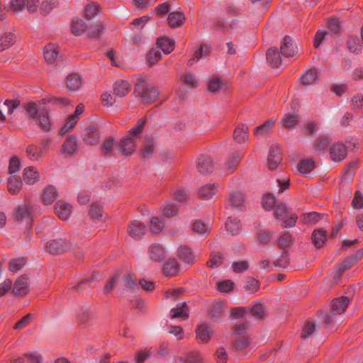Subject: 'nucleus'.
Listing matches in <instances>:
<instances>
[{"instance_id": "25", "label": "nucleus", "mask_w": 363, "mask_h": 363, "mask_svg": "<svg viewBox=\"0 0 363 363\" xmlns=\"http://www.w3.org/2000/svg\"><path fill=\"white\" fill-rule=\"evenodd\" d=\"M28 291V279L25 276H22L16 279L13 293L17 296H24Z\"/></svg>"}, {"instance_id": "9", "label": "nucleus", "mask_w": 363, "mask_h": 363, "mask_svg": "<svg viewBox=\"0 0 363 363\" xmlns=\"http://www.w3.org/2000/svg\"><path fill=\"white\" fill-rule=\"evenodd\" d=\"M196 338L199 343H207L213 334V328L205 323H201L196 329Z\"/></svg>"}, {"instance_id": "14", "label": "nucleus", "mask_w": 363, "mask_h": 363, "mask_svg": "<svg viewBox=\"0 0 363 363\" xmlns=\"http://www.w3.org/2000/svg\"><path fill=\"white\" fill-rule=\"evenodd\" d=\"M55 212L61 220H67L72 213V206L64 201H59L55 206Z\"/></svg>"}, {"instance_id": "33", "label": "nucleus", "mask_w": 363, "mask_h": 363, "mask_svg": "<svg viewBox=\"0 0 363 363\" xmlns=\"http://www.w3.org/2000/svg\"><path fill=\"white\" fill-rule=\"evenodd\" d=\"M327 231L320 228L315 230L312 234V240L316 247H321L327 240Z\"/></svg>"}, {"instance_id": "13", "label": "nucleus", "mask_w": 363, "mask_h": 363, "mask_svg": "<svg viewBox=\"0 0 363 363\" xmlns=\"http://www.w3.org/2000/svg\"><path fill=\"white\" fill-rule=\"evenodd\" d=\"M196 169L203 174L212 172L213 162L211 157L203 155H200L197 159Z\"/></svg>"}, {"instance_id": "45", "label": "nucleus", "mask_w": 363, "mask_h": 363, "mask_svg": "<svg viewBox=\"0 0 363 363\" xmlns=\"http://www.w3.org/2000/svg\"><path fill=\"white\" fill-rule=\"evenodd\" d=\"M101 11L99 5L96 3L88 4L84 8V15L88 19L95 18Z\"/></svg>"}, {"instance_id": "12", "label": "nucleus", "mask_w": 363, "mask_h": 363, "mask_svg": "<svg viewBox=\"0 0 363 363\" xmlns=\"http://www.w3.org/2000/svg\"><path fill=\"white\" fill-rule=\"evenodd\" d=\"M82 138L86 144L95 145L99 143L101 135L96 127L90 125L84 130Z\"/></svg>"}, {"instance_id": "38", "label": "nucleus", "mask_w": 363, "mask_h": 363, "mask_svg": "<svg viewBox=\"0 0 363 363\" xmlns=\"http://www.w3.org/2000/svg\"><path fill=\"white\" fill-rule=\"evenodd\" d=\"M234 139L238 143L246 141L249 137L248 128L245 125H238L234 131Z\"/></svg>"}, {"instance_id": "11", "label": "nucleus", "mask_w": 363, "mask_h": 363, "mask_svg": "<svg viewBox=\"0 0 363 363\" xmlns=\"http://www.w3.org/2000/svg\"><path fill=\"white\" fill-rule=\"evenodd\" d=\"M347 154V148L343 143H334L330 147V155L333 162H339L343 160L346 157Z\"/></svg>"}, {"instance_id": "28", "label": "nucleus", "mask_w": 363, "mask_h": 363, "mask_svg": "<svg viewBox=\"0 0 363 363\" xmlns=\"http://www.w3.org/2000/svg\"><path fill=\"white\" fill-rule=\"evenodd\" d=\"M170 316L172 319L181 318L184 320L189 317V311L186 303H179L170 311Z\"/></svg>"}, {"instance_id": "46", "label": "nucleus", "mask_w": 363, "mask_h": 363, "mask_svg": "<svg viewBox=\"0 0 363 363\" xmlns=\"http://www.w3.org/2000/svg\"><path fill=\"white\" fill-rule=\"evenodd\" d=\"M227 231L233 235H237L240 233L241 225L240 221L236 218H229L225 223Z\"/></svg>"}, {"instance_id": "10", "label": "nucleus", "mask_w": 363, "mask_h": 363, "mask_svg": "<svg viewBox=\"0 0 363 363\" xmlns=\"http://www.w3.org/2000/svg\"><path fill=\"white\" fill-rule=\"evenodd\" d=\"M280 50L286 57H293L298 53V47L290 36H285L283 39Z\"/></svg>"}, {"instance_id": "50", "label": "nucleus", "mask_w": 363, "mask_h": 363, "mask_svg": "<svg viewBox=\"0 0 363 363\" xmlns=\"http://www.w3.org/2000/svg\"><path fill=\"white\" fill-rule=\"evenodd\" d=\"M275 119H271L266 121L264 123L255 128V134L259 136H264V135L267 134L269 132V130L273 127Z\"/></svg>"}, {"instance_id": "61", "label": "nucleus", "mask_w": 363, "mask_h": 363, "mask_svg": "<svg viewBox=\"0 0 363 363\" xmlns=\"http://www.w3.org/2000/svg\"><path fill=\"white\" fill-rule=\"evenodd\" d=\"M11 363H40V357L33 354H26L23 357L13 359Z\"/></svg>"}, {"instance_id": "30", "label": "nucleus", "mask_w": 363, "mask_h": 363, "mask_svg": "<svg viewBox=\"0 0 363 363\" xmlns=\"http://www.w3.org/2000/svg\"><path fill=\"white\" fill-rule=\"evenodd\" d=\"M185 20L184 14L181 11L171 12L169 14L167 22L172 28L181 26Z\"/></svg>"}, {"instance_id": "18", "label": "nucleus", "mask_w": 363, "mask_h": 363, "mask_svg": "<svg viewBox=\"0 0 363 363\" xmlns=\"http://www.w3.org/2000/svg\"><path fill=\"white\" fill-rule=\"evenodd\" d=\"M244 194L240 191H234L229 194L226 207L241 208L244 204Z\"/></svg>"}, {"instance_id": "34", "label": "nucleus", "mask_w": 363, "mask_h": 363, "mask_svg": "<svg viewBox=\"0 0 363 363\" xmlns=\"http://www.w3.org/2000/svg\"><path fill=\"white\" fill-rule=\"evenodd\" d=\"M148 254L152 261L159 262L163 258L164 250L160 245L153 244L150 246Z\"/></svg>"}, {"instance_id": "35", "label": "nucleus", "mask_w": 363, "mask_h": 363, "mask_svg": "<svg viewBox=\"0 0 363 363\" xmlns=\"http://www.w3.org/2000/svg\"><path fill=\"white\" fill-rule=\"evenodd\" d=\"M78 148L77 138L74 135L69 136L62 145V151L68 155L74 154Z\"/></svg>"}, {"instance_id": "54", "label": "nucleus", "mask_w": 363, "mask_h": 363, "mask_svg": "<svg viewBox=\"0 0 363 363\" xmlns=\"http://www.w3.org/2000/svg\"><path fill=\"white\" fill-rule=\"evenodd\" d=\"M242 154L241 152L233 153L228 159L226 165L230 172H233L238 164Z\"/></svg>"}, {"instance_id": "16", "label": "nucleus", "mask_w": 363, "mask_h": 363, "mask_svg": "<svg viewBox=\"0 0 363 363\" xmlns=\"http://www.w3.org/2000/svg\"><path fill=\"white\" fill-rule=\"evenodd\" d=\"M350 299L346 296H341L334 299L331 303V311L333 314H342L347 308Z\"/></svg>"}, {"instance_id": "17", "label": "nucleus", "mask_w": 363, "mask_h": 363, "mask_svg": "<svg viewBox=\"0 0 363 363\" xmlns=\"http://www.w3.org/2000/svg\"><path fill=\"white\" fill-rule=\"evenodd\" d=\"M26 153L28 158L33 162L40 160L45 155L43 148L35 144H30L26 148Z\"/></svg>"}, {"instance_id": "27", "label": "nucleus", "mask_w": 363, "mask_h": 363, "mask_svg": "<svg viewBox=\"0 0 363 363\" xmlns=\"http://www.w3.org/2000/svg\"><path fill=\"white\" fill-rule=\"evenodd\" d=\"M281 157L278 147H272L268 155V167L271 170L275 169L280 162Z\"/></svg>"}, {"instance_id": "59", "label": "nucleus", "mask_w": 363, "mask_h": 363, "mask_svg": "<svg viewBox=\"0 0 363 363\" xmlns=\"http://www.w3.org/2000/svg\"><path fill=\"white\" fill-rule=\"evenodd\" d=\"M289 214V211L287 207L283 204L280 203L275 206L274 217L278 220H283L286 218V216Z\"/></svg>"}, {"instance_id": "55", "label": "nucleus", "mask_w": 363, "mask_h": 363, "mask_svg": "<svg viewBox=\"0 0 363 363\" xmlns=\"http://www.w3.org/2000/svg\"><path fill=\"white\" fill-rule=\"evenodd\" d=\"M330 143V139L328 136L321 135L316 138L313 143V148L318 151H323L326 149Z\"/></svg>"}, {"instance_id": "64", "label": "nucleus", "mask_w": 363, "mask_h": 363, "mask_svg": "<svg viewBox=\"0 0 363 363\" xmlns=\"http://www.w3.org/2000/svg\"><path fill=\"white\" fill-rule=\"evenodd\" d=\"M276 203L275 197L272 194H267L262 198V206L267 211H271Z\"/></svg>"}, {"instance_id": "22", "label": "nucleus", "mask_w": 363, "mask_h": 363, "mask_svg": "<svg viewBox=\"0 0 363 363\" xmlns=\"http://www.w3.org/2000/svg\"><path fill=\"white\" fill-rule=\"evenodd\" d=\"M157 48L161 50L164 55L169 54L174 48V40L165 36L160 37L157 40Z\"/></svg>"}, {"instance_id": "15", "label": "nucleus", "mask_w": 363, "mask_h": 363, "mask_svg": "<svg viewBox=\"0 0 363 363\" xmlns=\"http://www.w3.org/2000/svg\"><path fill=\"white\" fill-rule=\"evenodd\" d=\"M219 186L216 183L206 184L199 190V195L205 200L212 199L218 191Z\"/></svg>"}, {"instance_id": "60", "label": "nucleus", "mask_w": 363, "mask_h": 363, "mask_svg": "<svg viewBox=\"0 0 363 363\" xmlns=\"http://www.w3.org/2000/svg\"><path fill=\"white\" fill-rule=\"evenodd\" d=\"M251 313L256 318H263L265 316V307L259 303H254L252 306Z\"/></svg>"}, {"instance_id": "31", "label": "nucleus", "mask_w": 363, "mask_h": 363, "mask_svg": "<svg viewBox=\"0 0 363 363\" xmlns=\"http://www.w3.org/2000/svg\"><path fill=\"white\" fill-rule=\"evenodd\" d=\"M57 196L58 194L55 187L48 186L43 191L42 196L43 202L46 205H50L57 199Z\"/></svg>"}, {"instance_id": "63", "label": "nucleus", "mask_w": 363, "mask_h": 363, "mask_svg": "<svg viewBox=\"0 0 363 363\" xmlns=\"http://www.w3.org/2000/svg\"><path fill=\"white\" fill-rule=\"evenodd\" d=\"M118 97L111 92H104L101 95L102 104L104 106L111 107L117 102Z\"/></svg>"}, {"instance_id": "58", "label": "nucleus", "mask_w": 363, "mask_h": 363, "mask_svg": "<svg viewBox=\"0 0 363 363\" xmlns=\"http://www.w3.org/2000/svg\"><path fill=\"white\" fill-rule=\"evenodd\" d=\"M162 213L165 217H172L178 213V206L171 202L165 203L162 206Z\"/></svg>"}, {"instance_id": "5", "label": "nucleus", "mask_w": 363, "mask_h": 363, "mask_svg": "<svg viewBox=\"0 0 363 363\" xmlns=\"http://www.w3.org/2000/svg\"><path fill=\"white\" fill-rule=\"evenodd\" d=\"M69 247V243L65 239L62 238L46 242L43 246V249L45 252L53 255L64 253L68 250Z\"/></svg>"}, {"instance_id": "3", "label": "nucleus", "mask_w": 363, "mask_h": 363, "mask_svg": "<svg viewBox=\"0 0 363 363\" xmlns=\"http://www.w3.org/2000/svg\"><path fill=\"white\" fill-rule=\"evenodd\" d=\"M135 91L143 103L155 101L159 95L158 90L150 84L145 77H137L135 82Z\"/></svg>"}, {"instance_id": "52", "label": "nucleus", "mask_w": 363, "mask_h": 363, "mask_svg": "<svg viewBox=\"0 0 363 363\" xmlns=\"http://www.w3.org/2000/svg\"><path fill=\"white\" fill-rule=\"evenodd\" d=\"M89 215L94 220H101L103 219L102 207L97 203H92L90 208Z\"/></svg>"}, {"instance_id": "43", "label": "nucleus", "mask_w": 363, "mask_h": 363, "mask_svg": "<svg viewBox=\"0 0 363 363\" xmlns=\"http://www.w3.org/2000/svg\"><path fill=\"white\" fill-rule=\"evenodd\" d=\"M323 214H320L316 212H310L303 214L301 216V220L303 224H315L319 221L323 217Z\"/></svg>"}, {"instance_id": "37", "label": "nucleus", "mask_w": 363, "mask_h": 363, "mask_svg": "<svg viewBox=\"0 0 363 363\" xmlns=\"http://www.w3.org/2000/svg\"><path fill=\"white\" fill-rule=\"evenodd\" d=\"M23 186V182L20 178L11 176L8 179V191L13 195L18 194Z\"/></svg>"}, {"instance_id": "6", "label": "nucleus", "mask_w": 363, "mask_h": 363, "mask_svg": "<svg viewBox=\"0 0 363 363\" xmlns=\"http://www.w3.org/2000/svg\"><path fill=\"white\" fill-rule=\"evenodd\" d=\"M15 219L19 223H24L30 226L33 220L31 206L29 203H24L16 207L15 210Z\"/></svg>"}, {"instance_id": "24", "label": "nucleus", "mask_w": 363, "mask_h": 363, "mask_svg": "<svg viewBox=\"0 0 363 363\" xmlns=\"http://www.w3.org/2000/svg\"><path fill=\"white\" fill-rule=\"evenodd\" d=\"M182 363H203V357L199 351H189L180 357Z\"/></svg>"}, {"instance_id": "62", "label": "nucleus", "mask_w": 363, "mask_h": 363, "mask_svg": "<svg viewBox=\"0 0 363 363\" xmlns=\"http://www.w3.org/2000/svg\"><path fill=\"white\" fill-rule=\"evenodd\" d=\"M164 227V224L160 218L154 217L151 219L150 223V229L152 233H159L163 230Z\"/></svg>"}, {"instance_id": "29", "label": "nucleus", "mask_w": 363, "mask_h": 363, "mask_svg": "<svg viewBox=\"0 0 363 363\" xmlns=\"http://www.w3.org/2000/svg\"><path fill=\"white\" fill-rule=\"evenodd\" d=\"M225 311V302L221 300L213 301L209 308V313L213 318H219Z\"/></svg>"}, {"instance_id": "56", "label": "nucleus", "mask_w": 363, "mask_h": 363, "mask_svg": "<svg viewBox=\"0 0 363 363\" xmlns=\"http://www.w3.org/2000/svg\"><path fill=\"white\" fill-rule=\"evenodd\" d=\"M192 230L198 235H205L208 233V227L199 220H195L191 225Z\"/></svg>"}, {"instance_id": "32", "label": "nucleus", "mask_w": 363, "mask_h": 363, "mask_svg": "<svg viewBox=\"0 0 363 363\" xmlns=\"http://www.w3.org/2000/svg\"><path fill=\"white\" fill-rule=\"evenodd\" d=\"M164 273L166 276L173 277L178 274L179 272V265L174 259H169L164 264L163 267Z\"/></svg>"}, {"instance_id": "20", "label": "nucleus", "mask_w": 363, "mask_h": 363, "mask_svg": "<svg viewBox=\"0 0 363 363\" xmlns=\"http://www.w3.org/2000/svg\"><path fill=\"white\" fill-rule=\"evenodd\" d=\"M130 84L125 80L116 81L113 85L114 94L118 98L125 96L130 91Z\"/></svg>"}, {"instance_id": "1", "label": "nucleus", "mask_w": 363, "mask_h": 363, "mask_svg": "<svg viewBox=\"0 0 363 363\" xmlns=\"http://www.w3.org/2000/svg\"><path fill=\"white\" fill-rule=\"evenodd\" d=\"M145 123V118L138 120L137 123L131 128L129 133L119 141L118 151L121 155L130 156L135 152L137 142L141 137Z\"/></svg>"}, {"instance_id": "53", "label": "nucleus", "mask_w": 363, "mask_h": 363, "mask_svg": "<svg viewBox=\"0 0 363 363\" xmlns=\"http://www.w3.org/2000/svg\"><path fill=\"white\" fill-rule=\"evenodd\" d=\"M184 84L191 88H196L199 85L197 77L192 72H187L181 76Z\"/></svg>"}, {"instance_id": "49", "label": "nucleus", "mask_w": 363, "mask_h": 363, "mask_svg": "<svg viewBox=\"0 0 363 363\" xmlns=\"http://www.w3.org/2000/svg\"><path fill=\"white\" fill-rule=\"evenodd\" d=\"M118 143L115 142L112 138L106 139L101 146V151L103 154L108 155L111 153L115 150H118Z\"/></svg>"}, {"instance_id": "8", "label": "nucleus", "mask_w": 363, "mask_h": 363, "mask_svg": "<svg viewBox=\"0 0 363 363\" xmlns=\"http://www.w3.org/2000/svg\"><path fill=\"white\" fill-rule=\"evenodd\" d=\"M207 89L213 94H218L227 89V84L218 76H212L207 81Z\"/></svg>"}, {"instance_id": "7", "label": "nucleus", "mask_w": 363, "mask_h": 363, "mask_svg": "<svg viewBox=\"0 0 363 363\" xmlns=\"http://www.w3.org/2000/svg\"><path fill=\"white\" fill-rule=\"evenodd\" d=\"M146 231V225L137 220H132L128 225V234L135 240L141 239Z\"/></svg>"}, {"instance_id": "2", "label": "nucleus", "mask_w": 363, "mask_h": 363, "mask_svg": "<svg viewBox=\"0 0 363 363\" xmlns=\"http://www.w3.org/2000/svg\"><path fill=\"white\" fill-rule=\"evenodd\" d=\"M24 110L29 119L35 120L44 131H49L51 128L48 111L43 108L40 111L34 102H29L24 105Z\"/></svg>"}, {"instance_id": "47", "label": "nucleus", "mask_w": 363, "mask_h": 363, "mask_svg": "<svg viewBox=\"0 0 363 363\" xmlns=\"http://www.w3.org/2000/svg\"><path fill=\"white\" fill-rule=\"evenodd\" d=\"M13 43L14 37L11 33L0 35V51L9 48Z\"/></svg>"}, {"instance_id": "42", "label": "nucleus", "mask_w": 363, "mask_h": 363, "mask_svg": "<svg viewBox=\"0 0 363 363\" xmlns=\"http://www.w3.org/2000/svg\"><path fill=\"white\" fill-rule=\"evenodd\" d=\"M86 26L85 22L79 18H75L72 21L71 30L74 35H81L85 33Z\"/></svg>"}, {"instance_id": "41", "label": "nucleus", "mask_w": 363, "mask_h": 363, "mask_svg": "<svg viewBox=\"0 0 363 363\" xmlns=\"http://www.w3.org/2000/svg\"><path fill=\"white\" fill-rule=\"evenodd\" d=\"M162 55L158 48H152L146 55L148 66H152L162 59Z\"/></svg>"}, {"instance_id": "19", "label": "nucleus", "mask_w": 363, "mask_h": 363, "mask_svg": "<svg viewBox=\"0 0 363 363\" xmlns=\"http://www.w3.org/2000/svg\"><path fill=\"white\" fill-rule=\"evenodd\" d=\"M211 52V46L208 44H201L198 50L194 52V54L189 60V66H193L194 62L206 58Z\"/></svg>"}, {"instance_id": "23", "label": "nucleus", "mask_w": 363, "mask_h": 363, "mask_svg": "<svg viewBox=\"0 0 363 363\" xmlns=\"http://www.w3.org/2000/svg\"><path fill=\"white\" fill-rule=\"evenodd\" d=\"M155 149V142L152 136L147 135L145 138L143 147L141 149V155L144 158L150 157Z\"/></svg>"}, {"instance_id": "40", "label": "nucleus", "mask_w": 363, "mask_h": 363, "mask_svg": "<svg viewBox=\"0 0 363 363\" xmlns=\"http://www.w3.org/2000/svg\"><path fill=\"white\" fill-rule=\"evenodd\" d=\"M318 79V72L316 69H306L301 76L300 80L304 85L312 84Z\"/></svg>"}, {"instance_id": "26", "label": "nucleus", "mask_w": 363, "mask_h": 363, "mask_svg": "<svg viewBox=\"0 0 363 363\" xmlns=\"http://www.w3.org/2000/svg\"><path fill=\"white\" fill-rule=\"evenodd\" d=\"M58 57V48L55 44H49L43 49L44 60L50 64L54 62Z\"/></svg>"}, {"instance_id": "44", "label": "nucleus", "mask_w": 363, "mask_h": 363, "mask_svg": "<svg viewBox=\"0 0 363 363\" xmlns=\"http://www.w3.org/2000/svg\"><path fill=\"white\" fill-rule=\"evenodd\" d=\"M180 259L186 264H191L194 259V255L191 248L184 246L179 250Z\"/></svg>"}, {"instance_id": "21", "label": "nucleus", "mask_w": 363, "mask_h": 363, "mask_svg": "<svg viewBox=\"0 0 363 363\" xmlns=\"http://www.w3.org/2000/svg\"><path fill=\"white\" fill-rule=\"evenodd\" d=\"M266 57L269 66L278 67L282 65V60L276 48H270L268 49L266 53Z\"/></svg>"}, {"instance_id": "36", "label": "nucleus", "mask_w": 363, "mask_h": 363, "mask_svg": "<svg viewBox=\"0 0 363 363\" xmlns=\"http://www.w3.org/2000/svg\"><path fill=\"white\" fill-rule=\"evenodd\" d=\"M23 179L27 184L32 185L39 180V174L33 167L23 170Z\"/></svg>"}, {"instance_id": "51", "label": "nucleus", "mask_w": 363, "mask_h": 363, "mask_svg": "<svg viewBox=\"0 0 363 363\" xmlns=\"http://www.w3.org/2000/svg\"><path fill=\"white\" fill-rule=\"evenodd\" d=\"M293 242V238L290 233L284 231L280 234L277 240V245L281 248L289 247Z\"/></svg>"}, {"instance_id": "39", "label": "nucleus", "mask_w": 363, "mask_h": 363, "mask_svg": "<svg viewBox=\"0 0 363 363\" xmlns=\"http://www.w3.org/2000/svg\"><path fill=\"white\" fill-rule=\"evenodd\" d=\"M82 84L80 76L77 73H71L67 77V86L71 91L77 90Z\"/></svg>"}, {"instance_id": "57", "label": "nucleus", "mask_w": 363, "mask_h": 363, "mask_svg": "<svg viewBox=\"0 0 363 363\" xmlns=\"http://www.w3.org/2000/svg\"><path fill=\"white\" fill-rule=\"evenodd\" d=\"M314 168V162L312 159H305L298 164V170L302 174H307Z\"/></svg>"}, {"instance_id": "48", "label": "nucleus", "mask_w": 363, "mask_h": 363, "mask_svg": "<svg viewBox=\"0 0 363 363\" xmlns=\"http://www.w3.org/2000/svg\"><path fill=\"white\" fill-rule=\"evenodd\" d=\"M86 35L89 38H99L104 32V27L101 24H96L89 26L85 30Z\"/></svg>"}, {"instance_id": "4", "label": "nucleus", "mask_w": 363, "mask_h": 363, "mask_svg": "<svg viewBox=\"0 0 363 363\" xmlns=\"http://www.w3.org/2000/svg\"><path fill=\"white\" fill-rule=\"evenodd\" d=\"M291 106L293 112L285 113L279 122L283 127L287 129H294L300 121V116L297 110V107L298 106V101L293 100Z\"/></svg>"}]
</instances>
